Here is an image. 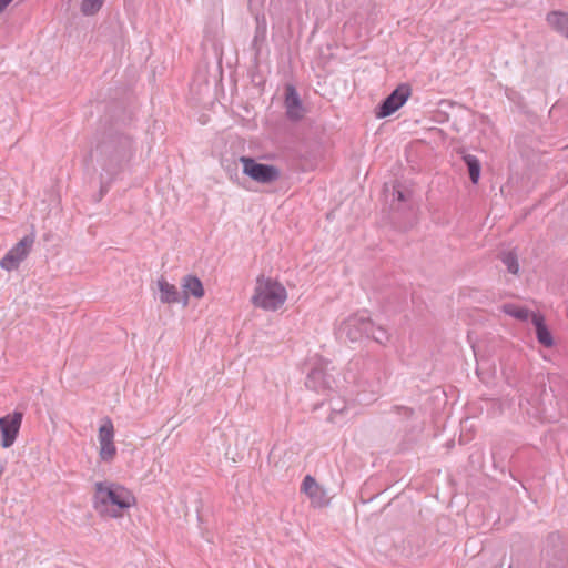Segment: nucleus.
Segmentation results:
<instances>
[{"label": "nucleus", "mask_w": 568, "mask_h": 568, "mask_svg": "<svg viewBox=\"0 0 568 568\" xmlns=\"http://www.w3.org/2000/svg\"><path fill=\"white\" fill-rule=\"evenodd\" d=\"M133 154V142L129 135L116 131L103 134L92 151V156L95 158L102 169L101 193L108 192L110 184L132 159Z\"/></svg>", "instance_id": "obj_1"}, {"label": "nucleus", "mask_w": 568, "mask_h": 568, "mask_svg": "<svg viewBox=\"0 0 568 568\" xmlns=\"http://www.w3.org/2000/svg\"><path fill=\"white\" fill-rule=\"evenodd\" d=\"M93 507L102 516L119 518L135 505V497L122 485L99 481L94 485Z\"/></svg>", "instance_id": "obj_2"}, {"label": "nucleus", "mask_w": 568, "mask_h": 568, "mask_svg": "<svg viewBox=\"0 0 568 568\" xmlns=\"http://www.w3.org/2000/svg\"><path fill=\"white\" fill-rule=\"evenodd\" d=\"M347 378H351L352 382L363 388V390L377 394L385 378V371L378 359L361 357L349 362Z\"/></svg>", "instance_id": "obj_3"}, {"label": "nucleus", "mask_w": 568, "mask_h": 568, "mask_svg": "<svg viewBox=\"0 0 568 568\" xmlns=\"http://www.w3.org/2000/svg\"><path fill=\"white\" fill-rule=\"evenodd\" d=\"M286 288L276 280L263 275L256 278L254 294L251 298L254 306L265 311H276L286 301Z\"/></svg>", "instance_id": "obj_4"}, {"label": "nucleus", "mask_w": 568, "mask_h": 568, "mask_svg": "<svg viewBox=\"0 0 568 568\" xmlns=\"http://www.w3.org/2000/svg\"><path fill=\"white\" fill-rule=\"evenodd\" d=\"M373 322L366 313L352 314L336 325L335 335L342 342H359L369 336Z\"/></svg>", "instance_id": "obj_5"}, {"label": "nucleus", "mask_w": 568, "mask_h": 568, "mask_svg": "<svg viewBox=\"0 0 568 568\" xmlns=\"http://www.w3.org/2000/svg\"><path fill=\"white\" fill-rule=\"evenodd\" d=\"M334 367L327 361L317 363L306 376L305 386L320 394H328L337 387Z\"/></svg>", "instance_id": "obj_6"}, {"label": "nucleus", "mask_w": 568, "mask_h": 568, "mask_svg": "<svg viewBox=\"0 0 568 568\" xmlns=\"http://www.w3.org/2000/svg\"><path fill=\"white\" fill-rule=\"evenodd\" d=\"M239 161L243 165V173L260 184H272L281 178V170L273 164L260 163L245 155L240 156Z\"/></svg>", "instance_id": "obj_7"}, {"label": "nucleus", "mask_w": 568, "mask_h": 568, "mask_svg": "<svg viewBox=\"0 0 568 568\" xmlns=\"http://www.w3.org/2000/svg\"><path fill=\"white\" fill-rule=\"evenodd\" d=\"M34 239L33 236H23L7 254L1 258L0 266L6 271H12L19 267L20 263L28 256Z\"/></svg>", "instance_id": "obj_8"}, {"label": "nucleus", "mask_w": 568, "mask_h": 568, "mask_svg": "<svg viewBox=\"0 0 568 568\" xmlns=\"http://www.w3.org/2000/svg\"><path fill=\"white\" fill-rule=\"evenodd\" d=\"M410 87L408 84H399L387 98L379 104L376 116L383 119L396 112L410 95Z\"/></svg>", "instance_id": "obj_9"}, {"label": "nucleus", "mask_w": 568, "mask_h": 568, "mask_svg": "<svg viewBox=\"0 0 568 568\" xmlns=\"http://www.w3.org/2000/svg\"><path fill=\"white\" fill-rule=\"evenodd\" d=\"M23 414L14 412L0 418L1 447L9 448L13 445L21 427Z\"/></svg>", "instance_id": "obj_10"}, {"label": "nucleus", "mask_w": 568, "mask_h": 568, "mask_svg": "<svg viewBox=\"0 0 568 568\" xmlns=\"http://www.w3.org/2000/svg\"><path fill=\"white\" fill-rule=\"evenodd\" d=\"M98 437L101 459L104 462L111 460L116 453V448L113 442L114 427L110 419H106L105 423L100 426Z\"/></svg>", "instance_id": "obj_11"}, {"label": "nucleus", "mask_w": 568, "mask_h": 568, "mask_svg": "<svg viewBox=\"0 0 568 568\" xmlns=\"http://www.w3.org/2000/svg\"><path fill=\"white\" fill-rule=\"evenodd\" d=\"M301 491L304 493L315 507H323L328 503L327 493L313 476L306 475L301 485Z\"/></svg>", "instance_id": "obj_12"}, {"label": "nucleus", "mask_w": 568, "mask_h": 568, "mask_svg": "<svg viewBox=\"0 0 568 568\" xmlns=\"http://www.w3.org/2000/svg\"><path fill=\"white\" fill-rule=\"evenodd\" d=\"M284 104L286 109V116L290 120L298 121L303 118L304 108L294 85H286Z\"/></svg>", "instance_id": "obj_13"}, {"label": "nucleus", "mask_w": 568, "mask_h": 568, "mask_svg": "<svg viewBox=\"0 0 568 568\" xmlns=\"http://www.w3.org/2000/svg\"><path fill=\"white\" fill-rule=\"evenodd\" d=\"M182 287V300L183 306L189 304V298H202L204 296V287L201 280L192 274H189L182 278L181 282Z\"/></svg>", "instance_id": "obj_14"}, {"label": "nucleus", "mask_w": 568, "mask_h": 568, "mask_svg": "<svg viewBox=\"0 0 568 568\" xmlns=\"http://www.w3.org/2000/svg\"><path fill=\"white\" fill-rule=\"evenodd\" d=\"M158 287L160 291V301L163 304H178L182 303V294L179 292L178 287L173 284H170L164 277L158 280Z\"/></svg>", "instance_id": "obj_15"}, {"label": "nucleus", "mask_w": 568, "mask_h": 568, "mask_svg": "<svg viewBox=\"0 0 568 568\" xmlns=\"http://www.w3.org/2000/svg\"><path fill=\"white\" fill-rule=\"evenodd\" d=\"M532 323L536 327V336L538 342L546 347L552 346L554 339L549 329L544 323V317L538 314H532Z\"/></svg>", "instance_id": "obj_16"}, {"label": "nucleus", "mask_w": 568, "mask_h": 568, "mask_svg": "<svg viewBox=\"0 0 568 568\" xmlns=\"http://www.w3.org/2000/svg\"><path fill=\"white\" fill-rule=\"evenodd\" d=\"M547 22L557 32L568 39V14L564 12L552 11L547 14Z\"/></svg>", "instance_id": "obj_17"}, {"label": "nucleus", "mask_w": 568, "mask_h": 568, "mask_svg": "<svg viewBox=\"0 0 568 568\" xmlns=\"http://www.w3.org/2000/svg\"><path fill=\"white\" fill-rule=\"evenodd\" d=\"M463 160L467 166L470 181L477 184L481 172L480 161L473 154H464Z\"/></svg>", "instance_id": "obj_18"}, {"label": "nucleus", "mask_w": 568, "mask_h": 568, "mask_svg": "<svg viewBox=\"0 0 568 568\" xmlns=\"http://www.w3.org/2000/svg\"><path fill=\"white\" fill-rule=\"evenodd\" d=\"M500 260L511 274H517L519 271L518 256L514 251H504L500 253Z\"/></svg>", "instance_id": "obj_19"}, {"label": "nucleus", "mask_w": 568, "mask_h": 568, "mask_svg": "<svg viewBox=\"0 0 568 568\" xmlns=\"http://www.w3.org/2000/svg\"><path fill=\"white\" fill-rule=\"evenodd\" d=\"M503 311L505 314L515 317L520 321H527L529 316L531 315L529 310L525 307H519L514 304H505L503 306Z\"/></svg>", "instance_id": "obj_20"}, {"label": "nucleus", "mask_w": 568, "mask_h": 568, "mask_svg": "<svg viewBox=\"0 0 568 568\" xmlns=\"http://www.w3.org/2000/svg\"><path fill=\"white\" fill-rule=\"evenodd\" d=\"M367 338H372L379 345H386L389 341V334L383 326H375L373 324V327L369 328V336Z\"/></svg>", "instance_id": "obj_21"}, {"label": "nucleus", "mask_w": 568, "mask_h": 568, "mask_svg": "<svg viewBox=\"0 0 568 568\" xmlns=\"http://www.w3.org/2000/svg\"><path fill=\"white\" fill-rule=\"evenodd\" d=\"M104 0H82L81 12L84 16L95 14L103 6Z\"/></svg>", "instance_id": "obj_22"}, {"label": "nucleus", "mask_w": 568, "mask_h": 568, "mask_svg": "<svg viewBox=\"0 0 568 568\" xmlns=\"http://www.w3.org/2000/svg\"><path fill=\"white\" fill-rule=\"evenodd\" d=\"M266 34V20L264 17H256V30H255V41L260 38L264 39Z\"/></svg>", "instance_id": "obj_23"}, {"label": "nucleus", "mask_w": 568, "mask_h": 568, "mask_svg": "<svg viewBox=\"0 0 568 568\" xmlns=\"http://www.w3.org/2000/svg\"><path fill=\"white\" fill-rule=\"evenodd\" d=\"M393 196L395 200H397L399 202H404L407 200V194L403 190L399 189V185L394 186Z\"/></svg>", "instance_id": "obj_24"}, {"label": "nucleus", "mask_w": 568, "mask_h": 568, "mask_svg": "<svg viewBox=\"0 0 568 568\" xmlns=\"http://www.w3.org/2000/svg\"><path fill=\"white\" fill-rule=\"evenodd\" d=\"M398 414L403 415L404 417H410L414 412L412 408H408V407H396Z\"/></svg>", "instance_id": "obj_25"}, {"label": "nucleus", "mask_w": 568, "mask_h": 568, "mask_svg": "<svg viewBox=\"0 0 568 568\" xmlns=\"http://www.w3.org/2000/svg\"><path fill=\"white\" fill-rule=\"evenodd\" d=\"M11 2L12 0H0V12H2Z\"/></svg>", "instance_id": "obj_26"}, {"label": "nucleus", "mask_w": 568, "mask_h": 568, "mask_svg": "<svg viewBox=\"0 0 568 568\" xmlns=\"http://www.w3.org/2000/svg\"><path fill=\"white\" fill-rule=\"evenodd\" d=\"M2 475V469L0 470V476Z\"/></svg>", "instance_id": "obj_27"}, {"label": "nucleus", "mask_w": 568, "mask_h": 568, "mask_svg": "<svg viewBox=\"0 0 568 568\" xmlns=\"http://www.w3.org/2000/svg\"><path fill=\"white\" fill-rule=\"evenodd\" d=\"M1 469L3 470V468H2V467L0 468V470H1Z\"/></svg>", "instance_id": "obj_28"}]
</instances>
